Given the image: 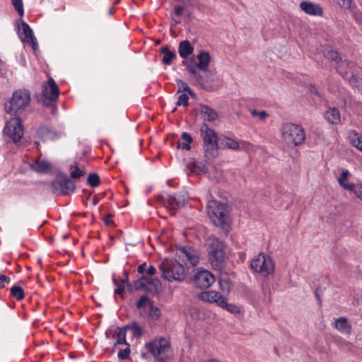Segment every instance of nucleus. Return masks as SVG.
Segmentation results:
<instances>
[{"instance_id":"1","label":"nucleus","mask_w":362,"mask_h":362,"mask_svg":"<svg viewBox=\"0 0 362 362\" xmlns=\"http://www.w3.org/2000/svg\"><path fill=\"white\" fill-rule=\"evenodd\" d=\"M189 263L195 266L199 263V257L192 253L191 247L180 246L179 253L174 259H165L159 265L161 277L168 281H183L185 278V265Z\"/></svg>"},{"instance_id":"2","label":"nucleus","mask_w":362,"mask_h":362,"mask_svg":"<svg viewBox=\"0 0 362 362\" xmlns=\"http://www.w3.org/2000/svg\"><path fill=\"white\" fill-rule=\"evenodd\" d=\"M30 100V93L28 90H16L13 93L12 98L5 103V111L8 114L17 115L26 109Z\"/></svg>"},{"instance_id":"3","label":"nucleus","mask_w":362,"mask_h":362,"mask_svg":"<svg viewBox=\"0 0 362 362\" xmlns=\"http://www.w3.org/2000/svg\"><path fill=\"white\" fill-rule=\"evenodd\" d=\"M207 212L214 225L221 226L223 230H227L228 207L226 204L216 200H210L207 205Z\"/></svg>"},{"instance_id":"4","label":"nucleus","mask_w":362,"mask_h":362,"mask_svg":"<svg viewBox=\"0 0 362 362\" xmlns=\"http://www.w3.org/2000/svg\"><path fill=\"white\" fill-rule=\"evenodd\" d=\"M281 132L284 140L289 144L298 146L305 141V133L299 124L285 123L281 127Z\"/></svg>"},{"instance_id":"5","label":"nucleus","mask_w":362,"mask_h":362,"mask_svg":"<svg viewBox=\"0 0 362 362\" xmlns=\"http://www.w3.org/2000/svg\"><path fill=\"white\" fill-rule=\"evenodd\" d=\"M208 259L214 269H220L225 260V245L219 239H214L208 247Z\"/></svg>"},{"instance_id":"6","label":"nucleus","mask_w":362,"mask_h":362,"mask_svg":"<svg viewBox=\"0 0 362 362\" xmlns=\"http://www.w3.org/2000/svg\"><path fill=\"white\" fill-rule=\"evenodd\" d=\"M76 188L75 182L65 173H58L52 182V192L54 194L68 195L73 193Z\"/></svg>"},{"instance_id":"7","label":"nucleus","mask_w":362,"mask_h":362,"mask_svg":"<svg viewBox=\"0 0 362 362\" xmlns=\"http://www.w3.org/2000/svg\"><path fill=\"white\" fill-rule=\"evenodd\" d=\"M250 267L255 272L265 276L273 273L274 269L272 258L263 253H260L257 257L252 259Z\"/></svg>"},{"instance_id":"8","label":"nucleus","mask_w":362,"mask_h":362,"mask_svg":"<svg viewBox=\"0 0 362 362\" xmlns=\"http://www.w3.org/2000/svg\"><path fill=\"white\" fill-rule=\"evenodd\" d=\"M198 62L194 58H192L189 61H183L182 64L189 74H196L197 70H204L209 69L211 62V56L207 51H201L197 57Z\"/></svg>"},{"instance_id":"9","label":"nucleus","mask_w":362,"mask_h":362,"mask_svg":"<svg viewBox=\"0 0 362 362\" xmlns=\"http://www.w3.org/2000/svg\"><path fill=\"white\" fill-rule=\"evenodd\" d=\"M4 134L13 143L18 142L23 136V128L21 124V119L16 117L9 120L4 129Z\"/></svg>"},{"instance_id":"10","label":"nucleus","mask_w":362,"mask_h":362,"mask_svg":"<svg viewBox=\"0 0 362 362\" xmlns=\"http://www.w3.org/2000/svg\"><path fill=\"white\" fill-rule=\"evenodd\" d=\"M190 75L194 82L199 84L204 90H211L212 89L215 78V74L213 71L209 69L197 70L196 74H190Z\"/></svg>"},{"instance_id":"11","label":"nucleus","mask_w":362,"mask_h":362,"mask_svg":"<svg viewBox=\"0 0 362 362\" xmlns=\"http://www.w3.org/2000/svg\"><path fill=\"white\" fill-rule=\"evenodd\" d=\"M336 70L342 78L348 79L350 77L349 74L351 76L359 74L361 71V67L354 62L341 59L336 65Z\"/></svg>"},{"instance_id":"12","label":"nucleus","mask_w":362,"mask_h":362,"mask_svg":"<svg viewBox=\"0 0 362 362\" xmlns=\"http://www.w3.org/2000/svg\"><path fill=\"white\" fill-rule=\"evenodd\" d=\"M215 281L214 276L207 270H199L194 274V282L197 287L206 289Z\"/></svg>"},{"instance_id":"13","label":"nucleus","mask_w":362,"mask_h":362,"mask_svg":"<svg viewBox=\"0 0 362 362\" xmlns=\"http://www.w3.org/2000/svg\"><path fill=\"white\" fill-rule=\"evenodd\" d=\"M160 202L170 211L171 214H175V210L180 209L185 205V200L177 197L176 194H168L166 197H160Z\"/></svg>"},{"instance_id":"14","label":"nucleus","mask_w":362,"mask_h":362,"mask_svg":"<svg viewBox=\"0 0 362 362\" xmlns=\"http://www.w3.org/2000/svg\"><path fill=\"white\" fill-rule=\"evenodd\" d=\"M200 133L203 140V146L213 144L219 141L215 130L210 128L205 122L202 123L200 127Z\"/></svg>"},{"instance_id":"15","label":"nucleus","mask_w":362,"mask_h":362,"mask_svg":"<svg viewBox=\"0 0 362 362\" xmlns=\"http://www.w3.org/2000/svg\"><path fill=\"white\" fill-rule=\"evenodd\" d=\"M21 24L22 32L19 31L20 37L23 42L31 44L33 45V48L35 49V47L37 46V42L33 35L32 29L29 25L23 20H21Z\"/></svg>"},{"instance_id":"16","label":"nucleus","mask_w":362,"mask_h":362,"mask_svg":"<svg viewBox=\"0 0 362 362\" xmlns=\"http://www.w3.org/2000/svg\"><path fill=\"white\" fill-rule=\"evenodd\" d=\"M37 135L42 141H54L60 138L61 134L57 132L49 129L46 126H41L37 130Z\"/></svg>"},{"instance_id":"17","label":"nucleus","mask_w":362,"mask_h":362,"mask_svg":"<svg viewBox=\"0 0 362 362\" xmlns=\"http://www.w3.org/2000/svg\"><path fill=\"white\" fill-rule=\"evenodd\" d=\"M41 94L50 97L51 98L58 99L59 90L54 80L52 77H49L47 83L43 86Z\"/></svg>"},{"instance_id":"18","label":"nucleus","mask_w":362,"mask_h":362,"mask_svg":"<svg viewBox=\"0 0 362 362\" xmlns=\"http://www.w3.org/2000/svg\"><path fill=\"white\" fill-rule=\"evenodd\" d=\"M300 8L307 14L311 16H322L323 10L319 4L310 1H303L300 4Z\"/></svg>"},{"instance_id":"19","label":"nucleus","mask_w":362,"mask_h":362,"mask_svg":"<svg viewBox=\"0 0 362 362\" xmlns=\"http://www.w3.org/2000/svg\"><path fill=\"white\" fill-rule=\"evenodd\" d=\"M200 114L204 121L214 122L218 117L217 112L207 105H200Z\"/></svg>"},{"instance_id":"20","label":"nucleus","mask_w":362,"mask_h":362,"mask_svg":"<svg viewBox=\"0 0 362 362\" xmlns=\"http://www.w3.org/2000/svg\"><path fill=\"white\" fill-rule=\"evenodd\" d=\"M194 47L188 40L180 42L178 52L181 58L185 59L193 53Z\"/></svg>"},{"instance_id":"21","label":"nucleus","mask_w":362,"mask_h":362,"mask_svg":"<svg viewBox=\"0 0 362 362\" xmlns=\"http://www.w3.org/2000/svg\"><path fill=\"white\" fill-rule=\"evenodd\" d=\"M334 327L342 334H350L351 332V325L349 324L348 320L345 317L337 319Z\"/></svg>"},{"instance_id":"22","label":"nucleus","mask_w":362,"mask_h":362,"mask_svg":"<svg viewBox=\"0 0 362 362\" xmlns=\"http://www.w3.org/2000/svg\"><path fill=\"white\" fill-rule=\"evenodd\" d=\"M325 117L332 124H338L341 122L340 112L336 107H329L325 112Z\"/></svg>"},{"instance_id":"23","label":"nucleus","mask_w":362,"mask_h":362,"mask_svg":"<svg viewBox=\"0 0 362 362\" xmlns=\"http://www.w3.org/2000/svg\"><path fill=\"white\" fill-rule=\"evenodd\" d=\"M204 157L207 160H212L218 156V143L203 146Z\"/></svg>"},{"instance_id":"24","label":"nucleus","mask_w":362,"mask_h":362,"mask_svg":"<svg viewBox=\"0 0 362 362\" xmlns=\"http://www.w3.org/2000/svg\"><path fill=\"white\" fill-rule=\"evenodd\" d=\"M29 165L30 169L40 173H45L48 171L51 168L49 163L47 162L46 160H37L35 162L30 163Z\"/></svg>"},{"instance_id":"25","label":"nucleus","mask_w":362,"mask_h":362,"mask_svg":"<svg viewBox=\"0 0 362 362\" xmlns=\"http://www.w3.org/2000/svg\"><path fill=\"white\" fill-rule=\"evenodd\" d=\"M34 98L36 100V102L38 104H41L46 107H52L54 109V110H57V107L55 105H54V102L57 100V99L51 98L50 97L44 95L40 93H36L34 95Z\"/></svg>"},{"instance_id":"26","label":"nucleus","mask_w":362,"mask_h":362,"mask_svg":"<svg viewBox=\"0 0 362 362\" xmlns=\"http://www.w3.org/2000/svg\"><path fill=\"white\" fill-rule=\"evenodd\" d=\"M160 51V53L164 55L162 59V62L165 65H170L172 61L176 58L175 53L170 51L167 46L162 47Z\"/></svg>"},{"instance_id":"27","label":"nucleus","mask_w":362,"mask_h":362,"mask_svg":"<svg viewBox=\"0 0 362 362\" xmlns=\"http://www.w3.org/2000/svg\"><path fill=\"white\" fill-rule=\"evenodd\" d=\"M117 329L118 332H115L114 336L117 337V340L114 343V347H116L117 345L120 344H129L126 339V334H127V329H125L124 326L123 327H117Z\"/></svg>"},{"instance_id":"28","label":"nucleus","mask_w":362,"mask_h":362,"mask_svg":"<svg viewBox=\"0 0 362 362\" xmlns=\"http://www.w3.org/2000/svg\"><path fill=\"white\" fill-rule=\"evenodd\" d=\"M219 143L226 148L237 150L240 148V144L238 143V141L227 136H224L223 138H219Z\"/></svg>"},{"instance_id":"29","label":"nucleus","mask_w":362,"mask_h":362,"mask_svg":"<svg viewBox=\"0 0 362 362\" xmlns=\"http://www.w3.org/2000/svg\"><path fill=\"white\" fill-rule=\"evenodd\" d=\"M181 139L182 142H178V148L189 151L191 149L190 144L193 141V139L191 135L187 132H182L181 134Z\"/></svg>"},{"instance_id":"30","label":"nucleus","mask_w":362,"mask_h":362,"mask_svg":"<svg viewBox=\"0 0 362 362\" xmlns=\"http://www.w3.org/2000/svg\"><path fill=\"white\" fill-rule=\"evenodd\" d=\"M219 293L214 291H209L202 292L199 295V298L202 301L209 302V303H215L216 301V298L218 296Z\"/></svg>"},{"instance_id":"31","label":"nucleus","mask_w":362,"mask_h":362,"mask_svg":"<svg viewBox=\"0 0 362 362\" xmlns=\"http://www.w3.org/2000/svg\"><path fill=\"white\" fill-rule=\"evenodd\" d=\"M160 286V281L158 279L148 278L146 284V291L156 294L158 292V288Z\"/></svg>"},{"instance_id":"32","label":"nucleus","mask_w":362,"mask_h":362,"mask_svg":"<svg viewBox=\"0 0 362 362\" xmlns=\"http://www.w3.org/2000/svg\"><path fill=\"white\" fill-rule=\"evenodd\" d=\"M351 144L362 151V137L360 136L356 130H351L349 133Z\"/></svg>"},{"instance_id":"33","label":"nucleus","mask_w":362,"mask_h":362,"mask_svg":"<svg viewBox=\"0 0 362 362\" xmlns=\"http://www.w3.org/2000/svg\"><path fill=\"white\" fill-rule=\"evenodd\" d=\"M348 81L352 87L357 88L362 93V78L359 77L358 74L350 76Z\"/></svg>"},{"instance_id":"34","label":"nucleus","mask_w":362,"mask_h":362,"mask_svg":"<svg viewBox=\"0 0 362 362\" xmlns=\"http://www.w3.org/2000/svg\"><path fill=\"white\" fill-rule=\"evenodd\" d=\"M148 277L142 275L139 279L134 281L133 286L136 291H146Z\"/></svg>"},{"instance_id":"35","label":"nucleus","mask_w":362,"mask_h":362,"mask_svg":"<svg viewBox=\"0 0 362 362\" xmlns=\"http://www.w3.org/2000/svg\"><path fill=\"white\" fill-rule=\"evenodd\" d=\"M11 295L18 300H22L25 297L23 289L20 286L17 285L11 287Z\"/></svg>"},{"instance_id":"36","label":"nucleus","mask_w":362,"mask_h":362,"mask_svg":"<svg viewBox=\"0 0 362 362\" xmlns=\"http://www.w3.org/2000/svg\"><path fill=\"white\" fill-rule=\"evenodd\" d=\"M177 83L178 85L177 93H181V92H182V93L186 92V93H187L188 95H189L191 96L194 97L195 95L194 91L188 86V84L187 83H185V81H183L181 79L177 80Z\"/></svg>"},{"instance_id":"37","label":"nucleus","mask_w":362,"mask_h":362,"mask_svg":"<svg viewBox=\"0 0 362 362\" xmlns=\"http://www.w3.org/2000/svg\"><path fill=\"white\" fill-rule=\"evenodd\" d=\"M127 331L130 329L133 332V335L135 337H140L142 335V329L139 326L136 322H133L124 326Z\"/></svg>"},{"instance_id":"38","label":"nucleus","mask_w":362,"mask_h":362,"mask_svg":"<svg viewBox=\"0 0 362 362\" xmlns=\"http://www.w3.org/2000/svg\"><path fill=\"white\" fill-rule=\"evenodd\" d=\"M325 57L331 61L335 62L336 65H337L339 61H341L342 59L338 52L331 49H327L325 52Z\"/></svg>"},{"instance_id":"39","label":"nucleus","mask_w":362,"mask_h":362,"mask_svg":"<svg viewBox=\"0 0 362 362\" xmlns=\"http://www.w3.org/2000/svg\"><path fill=\"white\" fill-rule=\"evenodd\" d=\"M88 184L92 187H98L100 183V179L97 173H90L87 178Z\"/></svg>"},{"instance_id":"40","label":"nucleus","mask_w":362,"mask_h":362,"mask_svg":"<svg viewBox=\"0 0 362 362\" xmlns=\"http://www.w3.org/2000/svg\"><path fill=\"white\" fill-rule=\"evenodd\" d=\"M71 169H73L70 173L72 179H78L83 177L86 174L85 171L81 170L77 165H71Z\"/></svg>"},{"instance_id":"41","label":"nucleus","mask_w":362,"mask_h":362,"mask_svg":"<svg viewBox=\"0 0 362 362\" xmlns=\"http://www.w3.org/2000/svg\"><path fill=\"white\" fill-rule=\"evenodd\" d=\"M164 340V338H160V340L158 341V351H156L158 358L162 357V354L165 353V350L170 348V346L167 342L164 344L162 343Z\"/></svg>"},{"instance_id":"42","label":"nucleus","mask_w":362,"mask_h":362,"mask_svg":"<svg viewBox=\"0 0 362 362\" xmlns=\"http://www.w3.org/2000/svg\"><path fill=\"white\" fill-rule=\"evenodd\" d=\"M146 347L155 358H158V355L156 354V351H158V341L154 340L146 344Z\"/></svg>"},{"instance_id":"43","label":"nucleus","mask_w":362,"mask_h":362,"mask_svg":"<svg viewBox=\"0 0 362 362\" xmlns=\"http://www.w3.org/2000/svg\"><path fill=\"white\" fill-rule=\"evenodd\" d=\"M160 314V310L151 303L150 309L148 310L149 317L153 320H157L159 319Z\"/></svg>"},{"instance_id":"44","label":"nucleus","mask_w":362,"mask_h":362,"mask_svg":"<svg viewBox=\"0 0 362 362\" xmlns=\"http://www.w3.org/2000/svg\"><path fill=\"white\" fill-rule=\"evenodd\" d=\"M131 349L130 345L127 344L124 349H121L118 354L117 357L119 360H127L130 358Z\"/></svg>"},{"instance_id":"45","label":"nucleus","mask_w":362,"mask_h":362,"mask_svg":"<svg viewBox=\"0 0 362 362\" xmlns=\"http://www.w3.org/2000/svg\"><path fill=\"white\" fill-rule=\"evenodd\" d=\"M11 2L15 10L18 12L19 16L22 17L24 14L23 0H11Z\"/></svg>"},{"instance_id":"46","label":"nucleus","mask_w":362,"mask_h":362,"mask_svg":"<svg viewBox=\"0 0 362 362\" xmlns=\"http://www.w3.org/2000/svg\"><path fill=\"white\" fill-rule=\"evenodd\" d=\"M194 169L198 173L205 174L208 172L207 166L202 162L194 163Z\"/></svg>"},{"instance_id":"47","label":"nucleus","mask_w":362,"mask_h":362,"mask_svg":"<svg viewBox=\"0 0 362 362\" xmlns=\"http://www.w3.org/2000/svg\"><path fill=\"white\" fill-rule=\"evenodd\" d=\"M188 100H189L188 94L182 93L179 96L178 100L176 103V105L177 106L183 105V106L186 107L189 104Z\"/></svg>"},{"instance_id":"48","label":"nucleus","mask_w":362,"mask_h":362,"mask_svg":"<svg viewBox=\"0 0 362 362\" xmlns=\"http://www.w3.org/2000/svg\"><path fill=\"white\" fill-rule=\"evenodd\" d=\"M223 309L228 310V312L233 314H237L240 312V308L236 305L228 303V302L225 305V307H223Z\"/></svg>"},{"instance_id":"49","label":"nucleus","mask_w":362,"mask_h":362,"mask_svg":"<svg viewBox=\"0 0 362 362\" xmlns=\"http://www.w3.org/2000/svg\"><path fill=\"white\" fill-rule=\"evenodd\" d=\"M251 115L252 117H259L261 120H264L268 116V113L265 110L258 111L257 110H253L251 112Z\"/></svg>"},{"instance_id":"50","label":"nucleus","mask_w":362,"mask_h":362,"mask_svg":"<svg viewBox=\"0 0 362 362\" xmlns=\"http://www.w3.org/2000/svg\"><path fill=\"white\" fill-rule=\"evenodd\" d=\"M115 285L117 286V288L115 290V293L122 295L124 293L125 290V285L122 283L119 284V281L116 279H113Z\"/></svg>"},{"instance_id":"51","label":"nucleus","mask_w":362,"mask_h":362,"mask_svg":"<svg viewBox=\"0 0 362 362\" xmlns=\"http://www.w3.org/2000/svg\"><path fill=\"white\" fill-rule=\"evenodd\" d=\"M147 303H149L150 304L151 303L150 298L147 296L144 295V296H141L139 298V300L136 302V308H141V307L144 306V304H146Z\"/></svg>"},{"instance_id":"52","label":"nucleus","mask_w":362,"mask_h":362,"mask_svg":"<svg viewBox=\"0 0 362 362\" xmlns=\"http://www.w3.org/2000/svg\"><path fill=\"white\" fill-rule=\"evenodd\" d=\"M310 92L319 98H323V93L319 90L315 86L310 84L309 86Z\"/></svg>"},{"instance_id":"53","label":"nucleus","mask_w":362,"mask_h":362,"mask_svg":"<svg viewBox=\"0 0 362 362\" xmlns=\"http://www.w3.org/2000/svg\"><path fill=\"white\" fill-rule=\"evenodd\" d=\"M123 274L124 277L121 280V283L126 285L127 288L131 291L132 285L130 284L129 281V274L126 270L123 272Z\"/></svg>"},{"instance_id":"54","label":"nucleus","mask_w":362,"mask_h":362,"mask_svg":"<svg viewBox=\"0 0 362 362\" xmlns=\"http://www.w3.org/2000/svg\"><path fill=\"white\" fill-rule=\"evenodd\" d=\"M215 303L218 305H219L220 307L223 308V307H225V305L227 303V300H226V297H224L223 295L219 293L218 297H217V298H216V301H215Z\"/></svg>"},{"instance_id":"55","label":"nucleus","mask_w":362,"mask_h":362,"mask_svg":"<svg viewBox=\"0 0 362 362\" xmlns=\"http://www.w3.org/2000/svg\"><path fill=\"white\" fill-rule=\"evenodd\" d=\"M349 175L348 170H343L338 177V182L339 185L343 184L346 180H347Z\"/></svg>"},{"instance_id":"56","label":"nucleus","mask_w":362,"mask_h":362,"mask_svg":"<svg viewBox=\"0 0 362 362\" xmlns=\"http://www.w3.org/2000/svg\"><path fill=\"white\" fill-rule=\"evenodd\" d=\"M337 1L342 8H349L351 7V0H337Z\"/></svg>"},{"instance_id":"57","label":"nucleus","mask_w":362,"mask_h":362,"mask_svg":"<svg viewBox=\"0 0 362 362\" xmlns=\"http://www.w3.org/2000/svg\"><path fill=\"white\" fill-rule=\"evenodd\" d=\"M322 292H323V291L320 287L317 288L315 291V295L317 298L319 305H322V300L320 295L322 293Z\"/></svg>"},{"instance_id":"58","label":"nucleus","mask_w":362,"mask_h":362,"mask_svg":"<svg viewBox=\"0 0 362 362\" xmlns=\"http://www.w3.org/2000/svg\"><path fill=\"white\" fill-rule=\"evenodd\" d=\"M0 281H1L0 288H4V285L3 284V282L9 283L11 281V279L7 276L1 274H0Z\"/></svg>"},{"instance_id":"59","label":"nucleus","mask_w":362,"mask_h":362,"mask_svg":"<svg viewBox=\"0 0 362 362\" xmlns=\"http://www.w3.org/2000/svg\"><path fill=\"white\" fill-rule=\"evenodd\" d=\"M354 192L356 196L362 200V185L356 186Z\"/></svg>"},{"instance_id":"60","label":"nucleus","mask_w":362,"mask_h":362,"mask_svg":"<svg viewBox=\"0 0 362 362\" xmlns=\"http://www.w3.org/2000/svg\"><path fill=\"white\" fill-rule=\"evenodd\" d=\"M344 189L349 191H354L356 185L354 183H346L345 182L340 185Z\"/></svg>"},{"instance_id":"61","label":"nucleus","mask_w":362,"mask_h":362,"mask_svg":"<svg viewBox=\"0 0 362 362\" xmlns=\"http://www.w3.org/2000/svg\"><path fill=\"white\" fill-rule=\"evenodd\" d=\"M219 284L221 286V290L224 292H229V285L228 282L227 281H219Z\"/></svg>"},{"instance_id":"62","label":"nucleus","mask_w":362,"mask_h":362,"mask_svg":"<svg viewBox=\"0 0 362 362\" xmlns=\"http://www.w3.org/2000/svg\"><path fill=\"white\" fill-rule=\"evenodd\" d=\"M183 11H184V7L183 6H177L174 8V13L177 16H180L182 15Z\"/></svg>"},{"instance_id":"63","label":"nucleus","mask_w":362,"mask_h":362,"mask_svg":"<svg viewBox=\"0 0 362 362\" xmlns=\"http://www.w3.org/2000/svg\"><path fill=\"white\" fill-rule=\"evenodd\" d=\"M112 215L109 214L103 218V221L105 225L108 226L112 223Z\"/></svg>"},{"instance_id":"64","label":"nucleus","mask_w":362,"mask_h":362,"mask_svg":"<svg viewBox=\"0 0 362 362\" xmlns=\"http://www.w3.org/2000/svg\"><path fill=\"white\" fill-rule=\"evenodd\" d=\"M147 274L153 276L156 273V269L155 267L151 265L146 270Z\"/></svg>"}]
</instances>
